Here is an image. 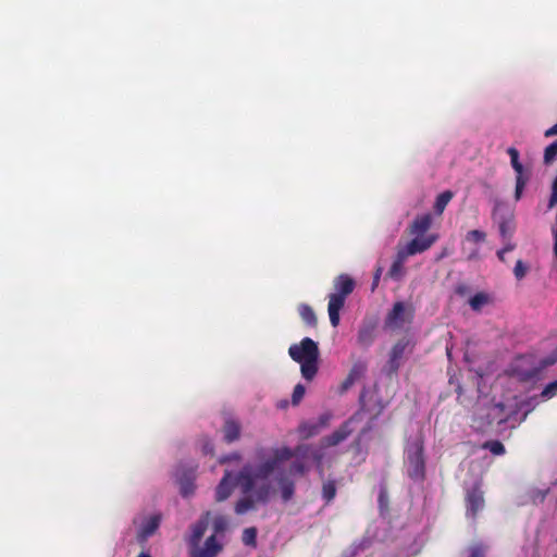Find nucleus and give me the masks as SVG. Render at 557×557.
I'll return each instance as SVG.
<instances>
[{"label":"nucleus","mask_w":557,"mask_h":557,"mask_svg":"<svg viewBox=\"0 0 557 557\" xmlns=\"http://www.w3.org/2000/svg\"><path fill=\"white\" fill-rule=\"evenodd\" d=\"M193 491H194L193 485H191L190 483H187V484H184V485L182 486V491H181V493H182V495H183V496H185V497H186V496H188L189 494H191V493H193Z\"/></svg>","instance_id":"45"},{"label":"nucleus","mask_w":557,"mask_h":557,"mask_svg":"<svg viewBox=\"0 0 557 557\" xmlns=\"http://www.w3.org/2000/svg\"><path fill=\"white\" fill-rule=\"evenodd\" d=\"M490 297L485 293H476L474 296H472L469 300V305L474 311H480L483 306L488 304Z\"/></svg>","instance_id":"25"},{"label":"nucleus","mask_w":557,"mask_h":557,"mask_svg":"<svg viewBox=\"0 0 557 557\" xmlns=\"http://www.w3.org/2000/svg\"><path fill=\"white\" fill-rule=\"evenodd\" d=\"M307 471H308L307 466L300 459L294 460L288 468V473L292 475L302 476L307 473Z\"/></svg>","instance_id":"27"},{"label":"nucleus","mask_w":557,"mask_h":557,"mask_svg":"<svg viewBox=\"0 0 557 557\" xmlns=\"http://www.w3.org/2000/svg\"><path fill=\"white\" fill-rule=\"evenodd\" d=\"M310 450L308 445H298L295 449L283 446L273 448L271 457L265 458L268 449L264 447L256 448V458L260 461L258 466L246 463L236 474V483L245 495L235 504V512L244 515L255 509L256 503L265 504L271 495L272 485L271 474L278 468L280 463L292 459L293 457H306Z\"/></svg>","instance_id":"1"},{"label":"nucleus","mask_w":557,"mask_h":557,"mask_svg":"<svg viewBox=\"0 0 557 557\" xmlns=\"http://www.w3.org/2000/svg\"><path fill=\"white\" fill-rule=\"evenodd\" d=\"M512 373L515 376L518 377L521 382H529L533 379L537 377L540 374V369L537 368H531L529 370H521L519 368H515L512 370Z\"/></svg>","instance_id":"24"},{"label":"nucleus","mask_w":557,"mask_h":557,"mask_svg":"<svg viewBox=\"0 0 557 557\" xmlns=\"http://www.w3.org/2000/svg\"><path fill=\"white\" fill-rule=\"evenodd\" d=\"M528 272V267L523 263L522 260H518L513 268V274L517 280H522Z\"/></svg>","instance_id":"36"},{"label":"nucleus","mask_w":557,"mask_h":557,"mask_svg":"<svg viewBox=\"0 0 557 557\" xmlns=\"http://www.w3.org/2000/svg\"><path fill=\"white\" fill-rule=\"evenodd\" d=\"M554 255L557 258V230L554 231Z\"/></svg>","instance_id":"48"},{"label":"nucleus","mask_w":557,"mask_h":557,"mask_svg":"<svg viewBox=\"0 0 557 557\" xmlns=\"http://www.w3.org/2000/svg\"><path fill=\"white\" fill-rule=\"evenodd\" d=\"M380 276H381V270L379 269L375 274H374V277H373V284H372V289H374L376 286H377V283L380 281Z\"/></svg>","instance_id":"47"},{"label":"nucleus","mask_w":557,"mask_h":557,"mask_svg":"<svg viewBox=\"0 0 557 557\" xmlns=\"http://www.w3.org/2000/svg\"><path fill=\"white\" fill-rule=\"evenodd\" d=\"M513 248H515V245L508 243L502 250H504V252L506 253L508 251L513 250Z\"/></svg>","instance_id":"49"},{"label":"nucleus","mask_w":557,"mask_h":557,"mask_svg":"<svg viewBox=\"0 0 557 557\" xmlns=\"http://www.w3.org/2000/svg\"><path fill=\"white\" fill-rule=\"evenodd\" d=\"M305 393H306V388L302 384H297L295 387H294V391H293V394H292V404L294 406H297L299 405V403L301 401V399L304 398L305 396Z\"/></svg>","instance_id":"32"},{"label":"nucleus","mask_w":557,"mask_h":557,"mask_svg":"<svg viewBox=\"0 0 557 557\" xmlns=\"http://www.w3.org/2000/svg\"><path fill=\"white\" fill-rule=\"evenodd\" d=\"M549 493V488L546 490H536L532 493V502L534 504H541L545 500L547 494Z\"/></svg>","instance_id":"37"},{"label":"nucleus","mask_w":557,"mask_h":557,"mask_svg":"<svg viewBox=\"0 0 557 557\" xmlns=\"http://www.w3.org/2000/svg\"><path fill=\"white\" fill-rule=\"evenodd\" d=\"M497 257H498V259H499L500 261H503V262H504V261H505V252H504V250H502V249H500V250H498V251H497Z\"/></svg>","instance_id":"50"},{"label":"nucleus","mask_w":557,"mask_h":557,"mask_svg":"<svg viewBox=\"0 0 557 557\" xmlns=\"http://www.w3.org/2000/svg\"><path fill=\"white\" fill-rule=\"evenodd\" d=\"M277 484L281 490L282 499L284 502H289L295 493V483L292 479L288 476L281 474L277 478Z\"/></svg>","instance_id":"18"},{"label":"nucleus","mask_w":557,"mask_h":557,"mask_svg":"<svg viewBox=\"0 0 557 557\" xmlns=\"http://www.w3.org/2000/svg\"><path fill=\"white\" fill-rule=\"evenodd\" d=\"M228 525V521L226 517L219 515L213 519L212 528H213V534H222L226 531Z\"/></svg>","instance_id":"28"},{"label":"nucleus","mask_w":557,"mask_h":557,"mask_svg":"<svg viewBox=\"0 0 557 557\" xmlns=\"http://www.w3.org/2000/svg\"><path fill=\"white\" fill-rule=\"evenodd\" d=\"M223 550V544L218 541L215 534H211L205 541L202 547L199 545L189 552L190 557H216Z\"/></svg>","instance_id":"11"},{"label":"nucleus","mask_w":557,"mask_h":557,"mask_svg":"<svg viewBox=\"0 0 557 557\" xmlns=\"http://www.w3.org/2000/svg\"><path fill=\"white\" fill-rule=\"evenodd\" d=\"M362 401H363V394H361V396H360V403H362Z\"/></svg>","instance_id":"53"},{"label":"nucleus","mask_w":557,"mask_h":557,"mask_svg":"<svg viewBox=\"0 0 557 557\" xmlns=\"http://www.w3.org/2000/svg\"><path fill=\"white\" fill-rule=\"evenodd\" d=\"M311 458L313 459V461L319 466L321 467L322 465V459H323V454L320 451V450H314L311 453Z\"/></svg>","instance_id":"42"},{"label":"nucleus","mask_w":557,"mask_h":557,"mask_svg":"<svg viewBox=\"0 0 557 557\" xmlns=\"http://www.w3.org/2000/svg\"><path fill=\"white\" fill-rule=\"evenodd\" d=\"M433 240L434 238L425 242L411 239L405 247H399L397 249L396 258L388 270V275L393 278H398L403 272L404 263L407 258L426 251L432 247Z\"/></svg>","instance_id":"5"},{"label":"nucleus","mask_w":557,"mask_h":557,"mask_svg":"<svg viewBox=\"0 0 557 557\" xmlns=\"http://www.w3.org/2000/svg\"><path fill=\"white\" fill-rule=\"evenodd\" d=\"M486 238V234L480 230H472L467 233L466 239L473 243H483Z\"/></svg>","instance_id":"34"},{"label":"nucleus","mask_w":557,"mask_h":557,"mask_svg":"<svg viewBox=\"0 0 557 557\" xmlns=\"http://www.w3.org/2000/svg\"><path fill=\"white\" fill-rule=\"evenodd\" d=\"M367 363L364 361L358 360L354 362L351 366L347 376H349L354 382L359 381L361 377L364 376L367 372Z\"/></svg>","instance_id":"23"},{"label":"nucleus","mask_w":557,"mask_h":557,"mask_svg":"<svg viewBox=\"0 0 557 557\" xmlns=\"http://www.w3.org/2000/svg\"><path fill=\"white\" fill-rule=\"evenodd\" d=\"M432 222H433V218H432L431 213H424V214L417 215L414 218V220L408 226V230H407L408 234L410 236H413L412 239L422 240V242L434 238V240L432 242V246H433L436 243V240L438 239V235L437 234L425 235V233L431 228Z\"/></svg>","instance_id":"7"},{"label":"nucleus","mask_w":557,"mask_h":557,"mask_svg":"<svg viewBox=\"0 0 557 557\" xmlns=\"http://www.w3.org/2000/svg\"><path fill=\"white\" fill-rule=\"evenodd\" d=\"M257 534L258 531L255 527L246 528L243 531L242 541L245 545L256 547L257 546Z\"/></svg>","instance_id":"26"},{"label":"nucleus","mask_w":557,"mask_h":557,"mask_svg":"<svg viewBox=\"0 0 557 557\" xmlns=\"http://www.w3.org/2000/svg\"><path fill=\"white\" fill-rule=\"evenodd\" d=\"M336 493L337 485L335 480L329 479L323 482L321 494L326 505L334 500V498L336 497Z\"/></svg>","instance_id":"21"},{"label":"nucleus","mask_w":557,"mask_h":557,"mask_svg":"<svg viewBox=\"0 0 557 557\" xmlns=\"http://www.w3.org/2000/svg\"><path fill=\"white\" fill-rule=\"evenodd\" d=\"M210 516V511L203 512L198 521L190 527L191 533L187 540L190 549L197 547L200 544V541L208 529Z\"/></svg>","instance_id":"13"},{"label":"nucleus","mask_w":557,"mask_h":557,"mask_svg":"<svg viewBox=\"0 0 557 557\" xmlns=\"http://www.w3.org/2000/svg\"><path fill=\"white\" fill-rule=\"evenodd\" d=\"M240 460H242V455L239 453H232L230 455L222 456L219 459V462L223 465V463H227L231 461H240Z\"/></svg>","instance_id":"40"},{"label":"nucleus","mask_w":557,"mask_h":557,"mask_svg":"<svg viewBox=\"0 0 557 557\" xmlns=\"http://www.w3.org/2000/svg\"><path fill=\"white\" fill-rule=\"evenodd\" d=\"M223 440L231 444L239 440L242 434V425L237 420L227 418L222 426Z\"/></svg>","instance_id":"16"},{"label":"nucleus","mask_w":557,"mask_h":557,"mask_svg":"<svg viewBox=\"0 0 557 557\" xmlns=\"http://www.w3.org/2000/svg\"><path fill=\"white\" fill-rule=\"evenodd\" d=\"M202 451H203V454H206V455H213V451H214V446H213V444H212L210 441H207V442L202 445Z\"/></svg>","instance_id":"43"},{"label":"nucleus","mask_w":557,"mask_h":557,"mask_svg":"<svg viewBox=\"0 0 557 557\" xmlns=\"http://www.w3.org/2000/svg\"><path fill=\"white\" fill-rule=\"evenodd\" d=\"M289 357L300 364V372L305 380L312 381L319 370L320 350L318 343L310 337L302 338L298 344L288 348Z\"/></svg>","instance_id":"2"},{"label":"nucleus","mask_w":557,"mask_h":557,"mask_svg":"<svg viewBox=\"0 0 557 557\" xmlns=\"http://www.w3.org/2000/svg\"><path fill=\"white\" fill-rule=\"evenodd\" d=\"M467 517L475 519L479 511L484 507L483 492L479 486H473L466 495Z\"/></svg>","instance_id":"12"},{"label":"nucleus","mask_w":557,"mask_h":557,"mask_svg":"<svg viewBox=\"0 0 557 557\" xmlns=\"http://www.w3.org/2000/svg\"><path fill=\"white\" fill-rule=\"evenodd\" d=\"M335 293L329 296L327 311L332 326L339 324V311L345 305V299L354 292L355 281L347 274H341L333 282Z\"/></svg>","instance_id":"3"},{"label":"nucleus","mask_w":557,"mask_h":557,"mask_svg":"<svg viewBox=\"0 0 557 557\" xmlns=\"http://www.w3.org/2000/svg\"><path fill=\"white\" fill-rule=\"evenodd\" d=\"M375 332L373 325H364L358 332L357 342L362 347H369L374 342Z\"/></svg>","instance_id":"20"},{"label":"nucleus","mask_w":557,"mask_h":557,"mask_svg":"<svg viewBox=\"0 0 557 557\" xmlns=\"http://www.w3.org/2000/svg\"><path fill=\"white\" fill-rule=\"evenodd\" d=\"M331 419H332V413L331 412H324V413H322L319 417L318 422L315 424L321 430V429L326 428L329 425Z\"/></svg>","instance_id":"39"},{"label":"nucleus","mask_w":557,"mask_h":557,"mask_svg":"<svg viewBox=\"0 0 557 557\" xmlns=\"http://www.w3.org/2000/svg\"><path fill=\"white\" fill-rule=\"evenodd\" d=\"M301 435L306 438L317 435L321 430L315 423H304L299 429Z\"/></svg>","instance_id":"30"},{"label":"nucleus","mask_w":557,"mask_h":557,"mask_svg":"<svg viewBox=\"0 0 557 557\" xmlns=\"http://www.w3.org/2000/svg\"><path fill=\"white\" fill-rule=\"evenodd\" d=\"M137 557H151L148 553L141 552Z\"/></svg>","instance_id":"51"},{"label":"nucleus","mask_w":557,"mask_h":557,"mask_svg":"<svg viewBox=\"0 0 557 557\" xmlns=\"http://www.w3.org/2000/svg\"><path fill=\"white\" fill-rule=\"evenodd\" d=\"M507 153L510 157V163L512 169L516 172V190H515V199L519 200L522 196L523 189L529 181V175L524 174V169L521 162L519 161V151L515 147H510L507 150Z\"/></svg>","instance_id":"8"},{"label":"nucleus","mask_w":557,"mask_h":557,"mask_svg":"<svg viewBox=\"0 0 557 557\" xmlns=\"http://www.w3.org/2000/svg\"><path fill=\"white\" fill-rule=\"evenodd\" d=\"M557 395V380L548 383L541 393V397L544 399H549Z\"/></svg>","instance_id":"35"},{"label":"nucleus","mask_w":557,"mask_h":557,"mask_svg":"<svg viewBox=\"0 0 557 557\" xmlns=\"http://www.w3.org/2000/svg\"><path fill=\"white\" fill-rule=\"evenodd\" d=\"M410 345V341L406 337L397 341L389 351V357L386 363V371L388 375L397 374L400 368V360L403 359L406 349Z\"/></svg>","instance_id":"9"},{"label":"nucleus","mask_w":557,"mask_h":557,"mask_svg":"<svg viewBox=\"0 0 557 557\" xmlns=\"http://www.w3.org/2000/svg\"><path fill=\"white\" fill-rule=\"evenodd\" d=\"M235 485H237V483L236 481L233 482L232 472L226 470L215 488V500L219 503L226 500L232 495Z\"/></svg>","instance_id":"14"},{"label":"nucleus","mask_w":557,"mask_h":557,"mask_svg":"<svg viewBox=\"0 0 557 557\" xmlns=\"http://www.w3.org/2000/svg\"><path fill=\"white\" fill-rule=\"evenodd\" d=\"M557 159V140L553 141L545 148L544 151V162L546 164L552 163Z\"/></svg>","instance_id":"31"},{"label":"nucleus","mask_w":557,"mask_h":557,"mask_svg":"<svg viewBox=\"0 0 557 557\" xmlns=\"http://www.w3.org/2000/svg\"><path fill=\"white\" fill-rule=\"evenodd\" d=\"M483 448L488 449L493 455L496 456L504 455L506 451L504 444L499 441H488L484 443Z\"/></svg>","instance_id":"29"},{"label":"nucleus","mask_w":557,"mask_h":557,"mask_svg":"<svg viewBox=\"0 0 557 557\" xmlns=\"http://www.w3.org/2000/svg\"><path fill=\"white\" fill-rule=\"evenodd\" d=\"M453 197H454V194L450 190H445V191L441 193L435 199V203H434L435 213L441 215L444 212L447 205L449 203V201L453 199Z\"/></svg>","instance_id":"22"},{"label":"nucleus","mask_w":557,"mask_h":557,"mask_svg":"<svg viewBox=\"0 0 557 557\" xmlns=\"http://www.w3.org/2000/svg\"><path fill=\"white\" fill-rule=\"evenodd\" d=\"M474 257H475V253H472V255L469 256V259H472Z\"/></svg>","instance_id":"52"},{"label":"nucleus","mask_w":557,"mask_h":557,"mask_svg":"<svg viewBox=\"0 0 557 557\" xmlns=\"http://www.w3.org/2000/svg\"><path fill=\"white\" fill-rule=\"evenodd\" d=\"M508 421L505 413V405L502 403L491 404L481 408L473 418V426L476 431L485 432L493 424H504Z\"/></svg>","instance_id":"4"},{"label":"nucleus","mask_w":557,"mask_h":557,"mask_svg":"<svg viewBox=\"0 0 557 557\" xmlns=\"http://www.w3.org/2000/svg\"><path fill=\"white\" fill-rule=\"evenodd\" d=\"M357 416H358V413L352 416L350 419H348L344 423H342L339 425V428L336 429L333 433H331L327 436H324L321 440V446L324 448L333 447V446H336L339 443L344 442L352 433L354 430L351 428V423L357 418Z\"/></svg>","instance_id":"10"},{"label":"nucleus","mask_w":557,"mask_h":557,"mask_svg":"<svg viewBox=\"0 0 557 557\" xmlns=\"http://www.w3.org/2000/svg\"><path fill=\"white\" fill-rule=\"evenodd\" d=\"M493 219L498 224V230H499L500 236L504 239H510L513 234V231H515L512 215L511 214H508V215L499 214L498 211L495 209L493 212Z\"/></svg>","instance_id":"15"},{"label":"nucleus","mask_w":557,"mask_h":557,"mask_svg":"<svg viewBox=\"0 0 557 557\" xmlns=\"http://www.w3.org/2000/svg\"><path fill=\"white\" fill-rule=\"evenodd\" d=\"M469 557H484L483 548L480 546L472 547Z\"/></svg>","instance_id":"44"},{"label":"nucleus","mask_w":557,"mask_h":557,"mask_svg":"<svg viewBox=\"0 0 557 557\" xmlns=\"http://www.w3.org/2000/svg\"><path fill=\"white\" fill-rule=\"evenodd\" d=\"M544 135L545 137H552L557 135V123L553 125L550 128L546 129Z\"/></svg>","instance_id":"46"},{"label":"nucleus","mask_w":557,"mask_h":557,"mask_svg":"<svg viewBox=\"0 0 557 557\" xmlns=\"http://www.w3.org/2000/svg\"><path fill=\"white\" fill-rule=\"evenodd\" d=\"M298 313L301 320L310 327H315L318 325V319L314 310L311 306L307 304H300L298 306Z\"/></svg>","instance_id":"19"},{"label":"nucleus","mask_w":557,"mask_h":557,"mask_svg":"<svg viewBox=\"0 0 557 557\" xmlns=\"http://www.w3.org/2000/svg\"><path fill=\"white\" fill-rule=\"evenodd\" d=\"M355 383L356 382H354L349 376H346V379L338 386L337 393L339 395H344Z\"/></svg>","instance_id":"38"},{"label":"nucleus","mask_w":557,"mask_h":557,"mask_svg":"<svg viewBox=\"0 0 557 557\" xmlns=\"http://www.w3.org/2000/svg\"><path fill=\"white\" fill-rule=\"evenodd\" d=\"M405 311L406 308L401 301L394 304L393 309L388 312L386 318L387 324L392 326H400L405 321Z\"/></svg>","instance_id":"17"},{"label":"nucleus","mask_w":557,"mask_h":557,"mask_svg":"<svg viewBox=\"0 0 557 557\" xmlns=\"http://www.w3.org/2000/svg\"><path fill=\"white\" fill-rule=\"evenodd\" d=\"M406 467L409 478L423 481L425 478L424 448L421 441H416L406 450Z\"/></svg>","instance_id":"6"},{"label":"nucleus","mask_w":557,"mask_h":557,"mask_svg":"<svg viewBox=\"0 0 557 557\" xmlns=\"http://www.w3.org/2000/svg\"><path fill=\"white\" fill-rule=\"evenodd\" d=\"M555 205H557V175H556V178L554 180L553 187H552V195L549 198V207L552 208Z\"/></svg>","instance_id":"41"},{"label":"nucleus","mask_w":557,"mask_h":557,"mask_svg":"<svg viewBox=\"0 0 557 557\" xmlns=\"http://www.w3.org/2000/svg\"><path fill=\"white\" fill-rule=\"evenodd\" d=\"M158 527H159V518L158 517H151L147 521V523L144 525L143 533L146 536H149V535L154 533V531L158 529Z\"/></svg>","instance_id":"33"}]
</instances>
